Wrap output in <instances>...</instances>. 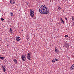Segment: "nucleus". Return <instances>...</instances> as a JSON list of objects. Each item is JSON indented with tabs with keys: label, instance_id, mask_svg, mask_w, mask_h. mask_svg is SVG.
Segmentation results:
<instances>
[{
	"label": "nucleus",
	"instance_id": "423d86ee",
	"mask_svg": "<svg viewBox=\"0 0 74 74\" xmlns=\"http://www.w3.org/2000/svg\"><path fill=\"white\" fill-rule=\"evenodd\" d=\"M20 37L19 36H17L16 38V39L17 41H19L21 40Z\"/></svg>",
	"mask_w": 74,
	"mask_h": 74
},
{
	"label": "nucleus",
	"instance_id": "6ab92c4d",
	"mask_svg": "<svg viewBox=\"0 0 74 74\" xmlns=\"http://www.w3.org/2000/svg\"><path fill=\"white\" fill-rule=\"evenodd\" d=\"M72 19L73 21H74V18H73V17L72 18Z\"/></svg>",
	"mask_w": 74,
	"mask_h": 74
},
{
	"label": "nucleus",
	"instance_id": "9b49d317",
	"mask_svg": "<svg viewBox=\"0 0 74 74\" xmlns=\"http://www.w3.org/2000/svg\"><path fill=\"white\" fill-rule=\"evenodd\" d=\"M13 61L15 63V64H17V63H18V61L16 59H14L13 60Z\"/></svg>",
	"mask_w": 74,
	"mask_h": 74
},
{
	"label": "nucleus",
	"instance_id": "4468645a",
	"mask_svg": "<svg viewBox=\"0 0 74 74\" xmlns=\"http://www.w3.org/2000/svg\"><path fill=\"white\" fill-rule=\"evenodd\" d=\"M28 35L27 36V40H29V37Z\"/></svg>",
	"mask_w": 74,
	"mask_h": 74
},
{
	"label": "nucleus",
	"instance_id": "6e6552de",
	"mask_svg": "<svg viewBox=\"0 0 74 74\" xmlns=\"http://www.w3.org/2000/svg\"><path fill=\"white\" fill-rule=\"evenodd\" d=\"M70 69L71 70H74V64L71 66L70 68Z\"/></svg>",
	"mask_w": 74,
	"mask_h": 74
},
{
	"label": "nucleus",
	"instance_id": "412c9836",
	"mask_svg": "<svg viewBox=\"0 0 74 74\" xmlns=\"http://www.w3.org/2000/svg\"><path fill=\"white\" fill-rule=\"evenodd\" d=\"M54 60L56 61H58V59H56V58H55L54 59Z\"/></svg>",
	"mask_w": 74,
	"mask_h": 74
},
{
	"label": "nucleus",
	"instance_id": "7ed1b4c3",
	"mask_svg": "<svg viewBox=\"0 0 74 74\" xmlns=\"http://www.w3.org/2000/svg\"><path fill=\"white\" fill-rule=\"evenodd\" d=\"M30 55H31V54L30 53V52H29L28 53V54L27 56V58L29 59V60H31V57H30Z\"/></svg>",
	"mask_w": 74,
	"mask_h": 74
},
{
	"label": "nucleus",
	"instance_id": "1a4fd4ad",
	"mask_svg": "<svg viewBox=\"0 0 74 74\" xmlns=\"http://www.w3.org/2000/svg\"><path fill=\"white\" fill-rule=\"evenodd\" d=\"M2 67L3 69V71L4 73V72H5V71H6V69H5V66H2Z\"/></svg>",
	"mask_w": 74,
	"mask_h": 74
},
{
	"label": "nucleus",
	"instance_id": "5701e85b",
	"mask_svg": "<svg viewBox=\"0 0 74 74\" xmlns=\"http://www.w3.org/2000/svg\"><path fill=\"white\" fill-rule=\"evenodd\" d=\"M65 19H66V21H67V18L65 17Z\"/></svg>",
	"mask_w": 74,
	"mask_h": 74
},
{
	"label": "nucleus",
	"instance_id": "f03ea898",
	"mask_svg": "<svg viewBox=\"0 0 74 74\" xmlns=\"http://www.w3.org/2000/svg\"><path fill=\"white\" fill-rule=\"evenodd\" d=\"M34 11L33 10V9H30V14L31 16L33 18L34 17Z\"/></svg>",
	"mask_w": 74,
	"mask_h": 74
},
{
	"label": "nucleus",
	"instance_id": "f8f14e48",
	"mask_svg": "<svg viewBox=\"0 0 74 74\" xmlns=\"http://www.w3.org/2000/svg\"><path fill=\"white\" fill-rule=\"evenodd\" d=\"M10 15L11 16H14V14H13V13L12 12H10Z\"/></svg>",
	"mask_w": 74,
	"mask_h": 74
},
{
	"label": "nucleus",
	"instance_id": "39448f33",
	"mask_svg": "<svg viewBox=\"0 0 74 74\" xmlns=\"http://www.w3.org/2000/svg\"><path fill=\"white\" fill-rule=\"evenodd\" d=\"M21 58L23 61H24L26 60V57L25 56L23 55L21 57Z\"/></svg>",
	"mask_w": 74,
	"mask_h": 74
},
{
	"label": "nucleus",
	"instance_id": "20e7f679",
	"mask_svg": "<svg viewBox=\"0 0 74 74\" xmlns=\"http://www.w3.org/2000/svg\"><path fill=\"white\" fill-rule=\"evenodd\" d=\"M55 52L57 54H58L59 53V50L57 48V47H55Z\"/></svg>",
	"mask_w": 74,
	"mask_h": 74
},
{
	"label": "nucleus",
	"instance_id": "a211bd4d",
	"mask_svg": "<svg viewBox=\"0 0 74 74\" xmlns=\"http://www.w3.org/2000/svg\"><path fill=\"white\" fill-rule=\"evenodd\" d=\"M61 21L62 22V23H64V21L63 20V19H62V18H61Z\"/></svg>",
	"mask_w": 74,
	"mask_h": 74
},
{
	"label": "nucleus",
	"instance_id": "ddd939ff",
	"mask_svg": "<svg viewBox=\"0 0 74 74\" xmlns=\"http://www.w3.org/2000/svg\"><path fill=\"white\" fill-rule=\"evenodd\" d=\"M5 58V57H1L0 56V59H2V60H3V59H4Z\"/></svg>",
	"mask_w": 74,
	"mask_h": 74
},
{
	"label": "nucleus",
	"instance_id": "b1692460",
	"mask_svg": "<svg viewBox=\"0 0 74 74\" xmlns=\"http://www.w3.org/2000/svg\"><path fill=\"white\" fill-rule=\"evenodd\" d=\"M50 2H51V1H52V0H50Z\"/></svg>",
	"mask_w": 74,
	"mask_h": 74
},
{
	"label": "nucleus",
	"instance_id": "9d476101",
	"mask_svg": "<svg viewBox=\"0 0 74 74\" xmlns=\"http://www.w3.org/2000/svg\"><path fill=\"white\" fill-rule=\"evenodd\" d=\"M65 46L66 47L67 49L69 48V45L67 43H65Z\"/></svg>",
	"mask_w": 74,
	"mask_h": 74
},
{
	"label": "nucleus",
	"instance_id": "393cba45",
	"mask_svg": "<svg viewBox=\"0 0 74 74\" xmlns=\"http://www.w3.org/2000/svg\"><path fill=\"white\" fill-rule=\"evenodd\" d=\"M23 30H22V32H23Z\"/></svg>",
	"mask_w": 74,
	"mask_h": 74
},
{
	"label": "nucleus",
	"instance_id": "dca6fc26",
	"mask_svg": "<svg viewBox=\"0 0 74 74\" xmlns=\"http://www.w3.org/2000/svg\"><path fill=\"white\" fill-rule=\"evenodd\" d=\"M1 21H4V18H1Z\"/></svg>",
	"mask_w": 74,
	"mask_h": 74
},
{
	"label": "nucleus",
	"instance_id": "0eeeda50",
	"mask_svg": "<svg viewBox=\"0 0 74 74\" xmlns=\"http://www.w3.org/2000/svg\"><path fill=\"white\" fill-rule=\"evenodd\" d=\"M10 3L12 4H14L15 3V0H10Z\"/></svg>",
	"mask_w": 74,
	"mask_h": 74
},
{
	"label": "nucleus",
	"instance_id": "aec40b11",
	"mask_svg": "<svg viewBox=\"0 0 74 74\" xmlns=\"http://www.w3.org/2000/svg\"><path fill=\"white\" fill-rule=\"evenodd\" d=\"M10 33H12V29H11V28L10 29Z\"/></svg>",
	"mask_w": 74,
	"mask_h": 74
},
{
	"label": "nucleus",
	"instance_id": "2eb2a0df",
	"mask_svg": "<svg viewBox=\"0 0 74 74\" xmlns=\"http://www.w3.org/2000/svg\"><path fill=\"white\" fill-rule=\"evenodd\" d=\"M52 62L53 63H55V61L54 60H52Z\"/></svg>",
	"mask_w": 74,
	"mask_h": 74
},
{
	"label": "nucleus",
	"instance_id": "f3484780",
	"mask_svg": "<svg viewBox=\"0 0 74 74\" xmlns=\"http://www.w3.org/2000/svg\"><path fill=\"white\" fill-rule=\"evenodd\" d=\"M58 9H59V10L60 9H62V8H60V7H58Z\"/></svg>",
	"mask_w": 74,
	"mask_h": 74
},
{
	"label": "nucleus",
	"instance_id": "f257e3e1",
	"mask_svg": "<svg viewBox=\"0 0 74 74\" xmlns=\"http://www.w3.org/2000/svg\"><path fill=\"white\" fill-rule=\"evenodd\" d=\"M39 12L42 14H47L49 13V11L47 10V8L45 5H42L40 8Z\"/></svg>",
	"mask_w": 74,
	"mask_h": 74
},
{
	"label": "nucleus",
	"instance_id": "4be33fe9",
	"mask_svg": "<svg viewBox=\"0 0 74 74\" xmlns=\"http://www.w3.org/2000/svg\"><path fill=\"white\" fill-rule=\"evenodd\" d=\"M65 37H68V35H65Z\"/></svg>",
	"mask_w": 74,
	"mask_h": 74
}]
</instances>
